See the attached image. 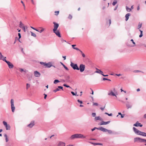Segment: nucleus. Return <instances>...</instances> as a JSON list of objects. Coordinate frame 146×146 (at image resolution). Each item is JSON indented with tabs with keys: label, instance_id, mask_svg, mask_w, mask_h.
<instances>
[{
	"label": "nucleus",
	"instance_id": "nucleus-7",
	"mask_svg": "<svg viewBox=\"0 0 146 146\" xmlns=\"http://www.w3.org/2000/svg\"><path fill=\"white\" fill-rule=\"evenodd\" d=\"M3 123L6 127L7 130H9L10 129L11 127L9 124H7V122L4 121L3 122Z\"/></svg>",
	"mask_w": 146,
	"mask_h": 146
},
{
	"label": "nucleus",
	"instance_id": "nucleus-25",
	"mask_svg": "<svg viewBox=\"0 0 146 146\" xmlns=\"http://www.w3.org/2000/svg\"><path fill=\"white\" fill-rule=\"evenodd\" d=\"M19 27L21 28L25 27L24 25L22 23L21 21L20 22Z\"/></svg>",
	"mask_w": 146,
	"mask_h": 146
},
{
	"label": "nucleus",
	"instance_id": "nucleus-12",
	"mask_svg": "<svg viewBox=\"0 0 146 146\" xmlns=\"http://www.w3.org/2000/svg\"><path fill=\"white\" fill-rule=\"evenodd\" d=\"M8 66V67L10 69L14 67L13 64L10 62L8 61L7 63Z\"/></svg>",
	"mask_w": 146,
	"mask_h": 146
},
{
	"label": "nucleus",
	"instance_id": "nucleus-36",
	"mask_svg": "<svg viewBox=\"0 0 146 146\" xmlns=\"http://www.w3.org/2000/svg\"><path fill=\"white\" fill-rule=\"evenodd\" d=\"M31 36L35 37H36V34L35 33H34L32 32H31Z\"/></svg>",
	"mask_w": 146,
	"mask_h": 146
},
{
	"label": "nucleus",
	"instance_id": "nucleus-37",
	"mask_svg": "<svg viewBox=\"0 0 146 146\" xmlns=\"http://www.w3.org/2000/svg\"><path fill=\"white\" fill-rule=\"evenodd\" d=\"M19 69H20V71L21 72H23L24 71L25 72H27V70H24L23 69L21 68H20Z\"/></svg>",
	"mask_w": 146,
	"mask_h": 146
},
{
	"label": "nucleus",
	"instance_id": "nucleus-55",
	"mask_svg": "<svg viewBox=\"0 0 146 146\" xmlns=\"http://www.w3.org/2000/svg\"><path fill=\"white\" fill-rule=\"evenodd\" d=\"M105 107V106L103 108L101 107L100 108V109H101L102 111H103Z\"/></svg>",
	"mask_w": 146,
	"mask_h": 146
},
{
	"label": "nucleus",
	"instance_id": "nucleus-35",
	"mask_svg": "<svg viewBox=\"0 0 146 146\" xmlns=\"http://www.w3.org/2000/svg\"><path fill=\"white\" fill-rule=\"evenodd\" d=\"M118 115H121V118H123L124 117V114H123V115L120 112L118 113Z\"/></svg>",
	"mask_w": 146,
	"mask_h": 146
},
{
	"label": "nucleus",
	"instance_id": "nucleus-40",
	"mask_svg": "<svg viewBox=\"0 0 146 146\" xmlns=\"http://www.w3.org/2000/svg\"><path fill=\"white\" fill-rule=\"evenodd\" d=\"M60 90L58 88H57L56 89L54 90L53 91V92H54L55 93L56 92H57V91H59Z\"/></svg>",
	"mask_w": 146,
	"mask_h": 146
},
{
	"label": "nucleus",
	"instance_id": "nucleus-18",
	"mask_svg": "<svg viewBox=\"0 0 146 146\" xmlns=\"http://www.w3.org/2000/svg\"><path fill=\"white\" fill-rule=\"evenodd\" d=\"M102 127H100L98 128L96 127H94L93 129H91V130H92V131H94V130H95L96 129H97L98 130H100L102 131Z\"/></svg>",
	"mask_w": 146,
	"mask_h": 146
},
{
	"label": "nucleus",
	"instance_id": "nucleus-51",
	"mask_svg": "<svg viewBox=\"0 0 146 146\" xmlns=\"http://www.w3.org/2000/svg\"><path fill=\"white\" fill-rule=\"evenodd\" d=\"M93 105L94 106H98V104L97 103L93 102Z\"/></svg>",
	"mask_w": 146,
	"mask_h": 146
},
{
	"label": "nucleus",
	"instance_id": "nucleus-23",
	"mask_svg": "<svg viewBox=\"0 0 146 146\" xmlns=\"http://www.w3.org/2000/svg\"><path fill=\"white\" fill-rule=\"evenodd\" d=\"M130 15V14L129 13H127L125 15V20L127 21L129 19V17Z\"/></svg>",
	"mask_w": 146,
	"mask_h": 146
},
{
	"label": "nucleus",
	"instance_id": "nucleus-48",
	"mask_svg": "<svg viewBox=\"0 0 146 146\" xmlns=\"http://www.w3.org/2000/svg\"><path fill=\"white\" fill-rule=\"evenodd\" d=\"M92 116L93 117H94L96 116V113H92Z\"/></svg>",
	"mask_w": 146,
	"mask_h": 146
},
{
	"label": "nucleus",
	"instance_id": "nucleus-61",
	"mask_svg": "<svg viewBox=\"0 0 146 146\" xmlns=\"http://www.w3.org/2000/svg\"><path fill=\"white\" fill-rule=\"evenodd\" d=\"M61 41L62 42H66V41L65 40H63L62 39H61Z\"/></svg>",
	"mask_w": 146,
	"mask_h": 146
},
{
	"label": "nucleus",
	"instance_id": "nucleus-22",
	"mask_svg": "<svg viewBox=\"0 0 146 146\" xmlns=\"http://www.w3.org/2000/svg\"><path fill=\"white\" fill-rule=\"evenodd\" d=\"M39 28L41 29V30H40L39 29H37V31H36L39 32L40 33H42V32H43L44 31V29L42 28V27H40Z\"/></svg>",
	"mask_w": 146,
	"mask_h": 146
},
{
	"label": "nucleus",
	"instance_id": "nucleus-16",
	"mask_svg": "<svg viewBox=\"0 0 146 146\" xmlns=\"http://www.w3.org/2000/svg\"><path fill=\"white\" fill-rule=\"evenodd\" d=\"M94 120L95 121H97L99 120L100 121H102L103 119L101 118L100 116L95 117L94 118Z\"/></svg>",
	"mask_w": 146,
	"mask_h": 146
},
{
	"label": "nucleus",
	"instance_id": "nucleus-3",
	"mask_svg": "<svg viewBox=\"0 0 146 146\" xmlns=\"http://www.w3.org/2000/svg\"><path fill=\"white\" fill-rule=\"evenodd\" d=\"M102 131L104 132H108V133L110 134L114 133L111 130H108V129L102 127Z\"/></svg>",
	"mask_w": 146,
	"mask_h": 146
},
{
	"label": "nucleus",
	"instance_id": "nucleus-4",
	"mask_svg": "<svg viewBox=\"0 0 146 146\" xmlns=\"http://www.w3.org/2000/svg\"><path fill=\"white\" fill-rule=\"evenodd\" d=\"M143 139H141L140 137H136L134 139V141L135 142H137L141 143L143 142Z\"/></svg>",
	"mask_w": 146,
	"mask_h": 146
},
{
	"label": "nucleus",
	"instance_id": "nucleus-46",
	"mask_svg": "<svg viewBox=\"0 0 146 146\" xmlns=\"http://www.w3.org/2000/svg\"><path fill=\"white\" fill-rule=\"evenodd\" d=\"M105 114L106 115H108L109 116H111L112 115V114L111 113L110 114H109L107 113L106 112L105 113Z\"/></svg>",
	"mask_w": 146,
	"mask_h": 146
},
{
	"label": "nucleus",
	"instance_id": "nucleus-52",
	"mask_svg": "<svg viewBox=\"0 0 146 146\" xmlns=\"http://www.w3.org/2000/svg\"><path fill=\"white\" fill-rule=\"evenodd\" d=\"M59 13V11H56L55 12V15H58Z\"/></svg>",
	"mask_w": 146,
	"mask_h": 146
},
{
	"label": "nucleus",
	"instance_id": "nucleus-44",
	"mask_svg": "<svg viewBox=\"0 0 146 146\" xmlns=\"http://www.w3.org/2000/svg\"><path fill=\"white\" fill-rule=\"evenodd\" d=\"M73 48L74 49H76L77 50H78V51H80H80H82L80 49H79V48H76V47H73Z\"/></svg>",
	"mask_w": 146,
	"mask_h": 146
},
{
	"label": "nucleus",
	"instance_id": "nucleus-63",
	"mask_svg": "<svg viewBox=\"0 0 146 146\" xmlns=\"http://www.w3.org/2000/svg\"><path fill=\"white\" fill-rule=\"evenodd\" d=\"M117 7H118V6H117H117H116L115 7V8L114 9V11L116 10L117 9Z\"/></svg>",
	"mask_w": 146,
	"mask_h": 146
},
{
	"label": "nucleus",
	"instance_id": "nucleus-58",
	"mask_svg": "<svg viewBox=\"0 0 146 146\" xmlns=\"http://www.w3.org/2000/svg\"><path fill=\"white\" fill-rule=\"evenodd\" d=\"M134 72H141V71H140L139 70H135L134 71Z\"/></svg>",
	"mask_w": 146,
	"mask_h": 146
},
{
	"label": "nucleus",
	"instance_id": "nucleus-50",
	"mask_svg": "<svg viewBox=\"0 0 146 146\" xmlns=\"http://www.w3.org/2000/svg\"><path fill=\"white\" fill-rule=\"evenodd\" d=\"M58 89H62V90H63V87H62L59 86L58 87Z\"/></svg>",
	"mask_w": 146,
	"mask_h": 146
},
{
	"label": "nucleus",
	"instance_id": "nucleus-62",
	"mask_svg": "<svg viewBox=\"0 0 146 146\" xmlns=\"http://www.w3.org/2000/svg\"><path fill=\"white\" fill-rule=\"evenodd\" d=\"M44 98L45 99H46V98L47 97V95H46L45 94H44Z\"/></svg>",
	"mask_w": 146,
	"mask_h": 146
},
{
	"label": "nucleus",
	"instance_id": "nucleus-21",
	"mask_svg": "<svg viewBox=\"0 0 146 146\" xmlns=\"http://www.w3.org/2000/svg\"><path fill=\"white\" fill-rule=\"evenodd\" d=\"M34 125V122L33 121L31 122V123L28 125V126L29 127L31 128Z\"/></svg>",
	"mask_w": 146,
	"mask_h": 146
},
{
	"label": "nucleus",
	"instance_id": "nucleus-38",
	"mask_svg": "<svg viewBox=\"0 0 146 146\" xmlns=\"http://www.w3.org/2000/svg\"><path fill=\"white\" fill-rule=\"evenodd\" d=\"M117 3V2L116 0H114L113 1L112 5H113L114 6Z\"/></svg>",
	"mask_w": 146,
	"mask_h": 146
},
{
	"label": "nucleus",
	"instance_id": "nucleus-54",
	"mask_svg": "<svg viewBox=\"0 0 146 146\" xmlns=\"http://www.w3.org/2000/svg\"><path fill=\"white\" fill-rule=\"evenodd\" d=\"M21 28L23 29V31H24V32H25L26 30H25V27H23Z\"/></svg>",
	"mask_w": 146,
	"mask_h": 146
},
{
	"label": "nucleus",
	"instance_id": "nucleus-43",
	"mask_svg": "<svg viewBox=\"0 0 146 146\" xmlns=\"http://www.w3.org/2000/svg\"><path fill=\"white\" fill-rule=\"evenodd\" d=\"M68 18L70 19H71L72 18V16L70 14L68 17Z\"/></svg>",
	"mask_w": 146,
	"mask_h": 146
},
{
	"label": "nucleus",
	"instance_id": "nucleus-53",
	"mask_svg": "<svg viewBox=\"0 0 146 146\" xmlns=\"http://www.w3.org/2000/svg\"><path fill=\"white\" fill-rule=\"evenodd\" d=\"M21 2L23 4V6H24V9H25V4L22 1H21Z\"/></svg>",
	"mask_w": 146,
	"mask_h": 146
},
{
	"label": "nucleus",
	"instance_id": "nucleus-39",
	"mask_svg": "<svg viewBox=\"0 0 146 146\" xmlns=\"http://www.w3.org/2000/svg\"><path fill=\"white\" fill-rule=\"evenodd\" d=\"M40 64H41L42 65L44 66H46V62H40Z\"/></svg>",
	"mask_w": 146,
	"mask_h": 146
},
{
	"label": "nucleus",
	"instance_id": "nucleus-45",
	"mask_svg": "<svg viewBox=\"0 0 146 146\" xmlns=\"http://www.w3.org/2000/svg\"><path fill=\"white\" fill-rule=\"evenodd\" d=\"M63 86H65L67 88H70V87L69 86H68V85H67L66 84H63Z\"/></svg>",
	"mask_w": 146,
	"mask_h": 146
},
{
	"label": "nucleus",
	"instance_id": "nucleus-57",
	"mask_svg": "<svg viewBox=\"0 0 146 146\" xmlns=\"http://www.w3.org/2000/svg\"><path fill=\"white\" fill-rule=\"evenodd\" d=\"M18 35L19 37V38H21V34L19 33H18Z\"/></svg>",
	"mask_w": 146,
	"mask_h": 146
},
{
	"label": "nucleus",
	"instance_id": "nucleus-9",
	"mask_svg": "<svg viewBox=\"0 0 146 146\" xmlns=\"http://www.w3.org/2000/svg\"><path fill=\"white\" fill-rule=\"evenodd\" d=\"M53 23L54 24V28L53 31H55L56 30H57V29L59 27V24L55 22H53Z\"/></svg>",
	"mask_w": 146,
	"mask_h": 146
},
{
	"label": "nucleus",
	"instance_id": "nucleus-13",
	"mask_svg": "<svg viewBox=\"0 0 146 146\" xmlns=\"http://www.w3.org/2000/svg\"><path fill=\"white\" fill-rule=\"evenodd\" d=\"M110 121H108L107 122L102 121L100 124H99V125H106L110 123Z\"/></svg>",
	"mask_w": 146,
	"mask_h": 146
},
{
	"label": "nucleus",
	"instance_id": "nucleus-5",
	"mask_svg": "<svg viewBox=\"0 0 146 146\" xmlns=\"http://www.w3.org/2000/svg\"><path fill=\"white\" fill-rule=\"evenodd\" d=\"M11 104L12 111L14 112L15 111V107L14 106V100L13 99H11Z\"/></svg>",
	"mask_w": 146,
	"mask_h": 146
},
{
	"label": "nucleus",
	"instance_id": "nucleus-30",
	"mask_svg": "<svg viewBox=\"0 0 146 146\" xmlns=\"http://www.w3.org/2000/svg\"><path fill=\"white\" fill-rule=\"evenodd\" d=\"M61 64L64 67L66 70H68V68L66 66L62 63L61 62Z\"/></svg>",
	"mask_w": 146,
	"mask_h": 146
},
{
	"label": "nucleus",
	"instance_id": "nucleus-47",
	"mask_svg": "<svg viewBox=\"0 0 146 146\" xmlns=\"http://www.w3.org/2000/svg\"><path fill=\"white\" fill-rule=\"evenodd\" d=\"M3 56L2 54L0 52V60L2 59V58H3Z\"/></svg>",
	"mask_w": 146,
	"mask_h": 146
},
{
	"label": "nucleus",
	"instance_id": "nucleus-60",
	"mask_svg": "<svg viewBox=\"0 0 146 146\" xmlns=\"http://www.w3.org/2000/svg\"><path fill=\"white\" fill-rule=\"evenodd\" d=\"M109 21V25H110L111 23V19H109L108 21Z\"/></svg>",
	"mask_w": 146,
	"mask_h": 146
},
{
	"label": "nucleus",
	"instance_id": "nucleus-56",
	"mask_svg": "<svg viewBox=\"0 0 146 146\" xmlns=\"http://www.w3.org/2000/svg\"><path fill=\"white\" fill-rule=\"evenodd\" d=\"M131 41L132 42H133V44H134L135 45V43L133 41V39H131Z\"/></svg>",
	"mask_w": 146,
	"mask_h": 146
},
{
	"label": "nucleus",
	"instance_id": "nucleus-19",
	"mask_svg": "<svg viewBox=\"0 0 146 146\" xmlns=\"http://www.w3.org/2000/svg\"><path fill=\"white\" fill-rule=\"evenodd\" d=\"M58 146H65V144L64 142L60 141L58 143Z\"/></svg>",
	"mask_w": 146,
	"mask_h": 146
},
{
	"label": "nucleus",
	"instance_id": "nucleus-28",
	"mask_svg": "<svg viewBox=\"0 0 146 146\" xmlns=\"http://www.w3.org/2000/svg\"><path fill=\"white\" fill-rule=\"evenodd\" d=\"M126 9L127 11V12H130L131 10V8H129L127 6L126 7Z\"/></svg>",
	"mask_w": 146,
	"mask_h": 146
},
{
	"label": "nucleus",
	"instance_id": "nucleus-34",
	"mask_svg": "<svg viewBox=\"0 0 146 146\" xmlns=\"http://www.w3.org/2000/svg\"><path fill=\"white\" fill-rule=\"evenodd\" d=\"M30 87V85L29 84L27 83L26 84V89L27 90Z\"/></svg>",
	"mask_w": 146,
	"mask_h": 146
},
{
	"label": "nucleus",
	"instance_id": "nucleus-17",
	"mask_svg": "<svg viewBox=\"0 0 146 146\" xmlns=\"http://www.w3.org/2000/svg\"><path fill=\"white\" fill-rule=\"evenodd\" d=\"M46 67H47V68H50L52 66H52V65L51 63L50 62H49L47 63H46ZM54 67H55V66H54Z\"/></svg>",
	"mask_w": 146,
	"mask_h": 146
},
{
	"label": "nucleus",
	"instance_id": "nucleus-14",
	"mask_svg": "<svg viewBox=\"0 0 146 146\" xmlns=\"http://www.w3.org/2000/svg\"><path fill=\"white\" fill-rule=\"evenodd\" d=\"M133 126L136 127L139 126L140 127H142L143 126V125L141 124L140 123H139V122L137 121L136 122L135 124H133Z\"/></svg>",
	"mask_w": 146,
	"mask_h": 146
},
{
	"label": "nucleus",
	"instance_id": "nucleus-32",
	"mask_svg": "<svg viewBox=\"0 0 146 146\" xmlns=\"http://www.w3.org/2000/svg\"><path fill=\"white\" fill-rule=\"evenodd\" d=\"M139 30L140 31V33H141L140 35L139 36V37L141 38V37H142L143 35V31H142L140 29H139Z\"/></svg>",
	"mask_w": 146,
	"mask_h": 146
},
{
	"label": "nucleus",
	"instance_id": "nucleus-41",
	"mask_svg": "<svg viewBox=\"0 0 146 146\" xmlns=\"http://www.w3.org/2000/svg\"><path fill=\"white\" fill-rule=\"evenodd\" d=\"M71 94H72L73 96H76V95L77 96H78V95H76V93L75 94L74 92H71Z\"/></svg>",
	"mask_w": 146,
	"mask_h": 146
},
{
	"label": "nucleus",
	"instance_id": "nucleus-29",
	"mask_svg": "<svg viewBox=\"0 0 146 146\" xmlns=\"http://www.w3.org/2000/svg\"><path fill=\"white\" fill-rule=\"evenodd\" d=\"M6 57H4L3 56V58H2V59L1 60H2L3 61L5 62L6 63H7L9 61H7L6 60Z\"/></svg>",
	"mask_w": 146,
	"mask_h": 146
},
{
	"label": "nucleus",
	"instance_id": "nucleus-1",
	"mask_svg": "<svg viewBox=\"0 0 146 146\" xmlns=\"http://www.w3.org/2000/svg\"><path fill=\"white\" fill-rule=\"evenodd\" d=\"M86 136L81 134H76L72 135L70 137V140H73L75 138H85Z\"/></svg>",
	"mask_w": 146,
	"mask_h": 146
},
{
	"label": "nucleus",
	"instance_id": "nucleus-2",
	"mask_svg": "<svg viewBox=\"0 0 146 146\" xmlns=\"http://www.w3.org/2000/svg\"><path fill=\"white\" fill-rule=\"evenodd\" d=\"M70 65L74 70H79V68L77 64H75L72 62H71Z\"/></svg>",
	"mask_w": 146,
	"mask_h": 146
},
{
	"label": "nucleus",
	"instance_id": "nucleus-33",
	"mask_svg": "<svg viewBox=\"0 0 146 146\" xmlns=\"http://www.w3.org/2000/svg\"><path fill=\"white\" fill-rule=\"evenodd\" d=\"M60 82V81L59 80H55L54 81V84H56Z\"/></svg>",
	"mask_w": 146,
	"mask_h": 146
},
{
	"label": "nucleus",
	"instance_id": "nucleus-10",
	"mask_svg": "<svg viewBox=\"0 0 146 146\" xmlns=\"http://www.w3.org/2000/svg\"><path fill=\"white\" fill-rule=\"evenodd\" d=\"M133 130L135 133L139 135V133L140 132V131L138 130L137 129H136L135 127H133Z\"/></svg>",
	"mask_w": 146,
	"mask_h": 146
},
{
	"label": "nucleus",
	"instance_id": "nucleus-59",
	"mask_svg": "<svg viewBox=\"0 0 146 146\" xmlns=\"http://www.w3.org/2000/svg\"><path fill=\"white\" fill-rule=\"evenodd\" d=\"M31 27L32 28V29H33L34 30H36V31H37V29H36L35 28L32 27Z\"/></svg>",
	"mask_w": 146,
	"mask_h": 146
},
{
	"label": "nucleus",
	"instance_id": "nucleus-11",
	"mask_svg": "<svg viewBox=\"0 0 146 146\" xmlns=\"http://www.w3.org/2000/svg\"><path fill=\"white\" fill-rule=\"evenodd\" d=\"M53 32L58 37H61L60 33L58 30H56L55 31H53Z\"/></svg>",
	"mask_w": 146,
	"mask_h": 146
},
{
	"label": "nucleus",
	"instance_id": "nucleus-31",
	"mask_svg": "<svg viewBox=\"0 0 146 146\" xmlns=\"http://www.w3.org/2000/svg\"><path fill=\"white\" fill-rule=\"evenodd\" d=\"M142 26V24L141 23H139L138 26V29H139Z\"/></svg>",
	"mask_w": 146,
	"mask_h": 146
},
{
	"label": "nucleus",
	"instance_id": "nucleus-20",
	"mask_svg": "<svg viewBox=\"0 0 146 146\" xmlns=\"http://www.w3.org/2000/svg\"><path fill=\"white\" fill-rule=\"evenodd\" d=\"M126 105L127 109L131 108L132 107V106L129 104V102H127V103L126 104Z\"/></svg>",
	"mask_w": 146,
	"mask_h": 146
},
{
	"label": "nucleus",
	"instance_id": "nucleus-49",
	"mask_svg": "<svg viewBox=\"0 0 146 146\" xmlns=\"http://www.w3.org/2000/svg\"><path fill=\"white\" fill-rule=\"evenodd\" d=\"M77 101L79 103L81 104H82L83 103L82 101L81 100H78Z\"/></svg>",
	"mask_w": 146,
	"mask_h": 146
},
{
	"label": "nucleus",
	"instance_id": "nucleus-64",
	"mask_svg": "<svg viewBox=\"0 0 146 146\" xmlns=\"http://www.w3.org/2000/svg\"><path fill=\"white\" fill-rule=\"evenodd\" d=\"M108 80V79H107V78H103V80Z\"/></svg>",
	"mask_w": 146,
	"mask_h": 146
},
{
	"label": "nucleus",
	"instance_id": "nucleus-27",
	"mask_svg": "<svg viewBox=\"0 0 146 146\" xmlns=\"http://www.w3.org/2000/svg\"><path fill=\"white\" fill-rule=\"evenodd\" d=\"M97 70L96 71V72L99 73L102 75L103 73V72L99 70H98V69H97Z\"/></svg>",
	"mask_w": 146,
	"mask_h": 146
},
{
	"label": "nucleus",
	"instance_id": "nucleus-42",
	"mask_svg": "<svg viewBox=\"0 0 146 146\" xmlns=\"http://www.w3.org/2000/svg\"><path fill=\"white\" fill-rule=\"evenodd\" d=\"M80 52L81 53V54L83 57H85V54L82 52V51H80Z\"/></svg>",
	"mask_w": 146,
	"mask_h": 146
},
{
	"label": "nucleus",
	"instance_id": "nucleus-8",
	"mask_svg": "<svg viewBox=\"0 0 146 146\" xmlns=\"http://www.w3.org/2000/svg\"><path fill=\"white\" fill-rule=\"evenodd\" d=\"M85 66L83 64H80L79 66V69L81 72H83L85 68Z\"/></svg>",
	"mask_w": 146,
	"mask_h": 146
},
{
	"label": "nucleus",
	"instance_id": "nucleus-24",
	"mask_svg": "<svg viewBox=\"0 0 146 146\" xmlns=\"http://www.w3.org/2000/svg\"><path fill=\"white\" fill-rule=\"evenodd\" d=\"M139 135H141L143 136L146 137V133L141 131Z\"/></svg>",
	"mask_w": 146,
	"mask_h": 146
},
{
	"label": "nucleus",
	"instance_id": "nucleus-26",
	"mask_svg": "<svg viewBox=\"0 0 146 146\" xmlns=\"http://www.w3.org/2000/svg\"><path fill=\"white\" fill-rule=\"evenodd\" d=\"M91 144L94 145H102V144L101 143H94L93 142L90 143Z\"/></svg>",
	"mask_w": 146,
	"mask_h": 146
},
{
	"label": "nucleus",
	"instance_id": "nucleus-15",
	"mask_svg": "<svg viewBox=\"0 0 146 146\" xmlns=\"http://www.w3.org/2000/svg\"><path fill=\"white\" fill-rule=\"evenodd\" d=\"M35 76L36 77H39L40 75V73L37 71H35L34 72Z\"/></svg>",
	"mask_w": 146,
	"mask_h": 146
},
{
	"label": "nucleus",
	"instance_id": "nucleus-6",
	"mask_svg": "<svg viewBox=\"0 0 146 146\" xmlns=\"http://www.w3.org/2000/svg\"><path fill=\"white\" fill-rule=\"evenodd\" d=\"M113 90L115 93H114L112 91H110L108 94V95L109 96H115L116 97H117L116 94H117V92H115V88L113 89Z\"/></svg>",
	"mask_w": 146,
	"mask_h": 146
}]
</instances>
